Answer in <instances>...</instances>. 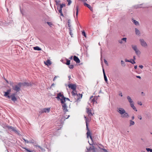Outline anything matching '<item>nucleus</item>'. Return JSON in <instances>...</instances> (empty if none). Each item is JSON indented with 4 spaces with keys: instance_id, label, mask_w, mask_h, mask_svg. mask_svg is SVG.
Masks as SVG:
<instances>
[{
    "instance_id": "47",
    "label": "nucleus",
    "mask_w": 152,
    "mask_h": 152,
    "mask_svg": "<svg viewBox=\"0 0 152 152\" xmlns=\"http://www.w3.org/2000/svg\"><path fill=\"white\" fill-rule=\"evenodd\" d=\"M138 118L140 120L142 119V116L141 115H138Z\"/></svg>"
},
{
    "instance_id": "10",
    "label": "nucleus",
    "mask_w": 152,
    "mask_h": 152,
    "mask_svg": "<svg viewBox=\"0 0 152 152\" xmlns=\"http://www.w3.org/2000/svg\"><path fill=\"white\" fill-rule=\"evenodd\" d=\"M73 59L77 63H80V61L79 58L76 56H74L73 57Z\"/></svg>"
},
{
    "instance_id": "41",
    "label": "nucleus",
    "mask_w": 152,
    "mask_h": 152,
    "mask_svg": "<svg viewBox=\"0 0 152 152\" xmlns=\"http://www.w3.org/2000/svg\"><path fill=\"white\" fill-rule=\"evenodd\" d=\"M67 1L68 2V5H69L71 3V1L70 0H67Z\"/></svg>"
},
{
    "instance_id": "20",
    "label": "nucleus",
    "mask_w": 152,
    "mask_h": 152,
    "mask_svg": "<svg viewBox=\"0 0 152 152\" xmlns=\"http://www.w3.org/2000/svg\"><path fill=\"white\" fill-rule=\"evenodd\" d=\"M34 49L35 50H37L39 51L41 50V49L38 46L34 47Z\"/></svg>"
},
{
    "instance_id": "37",
    "label": "nucleus",
    "mask_w": 152,
    "mask_h": 152,
    "mask_svg": "<svg viewBox=\"0 0 152 152\" xmlns=\"http://www.w3.org/2000/svg\"><path fill=\"white\" fill-rule=\"evenodd\" d=\"M12 130L13 131L15 132L16 133H17V130L13 127L12 128Z\"/></svg>"
},
{
    "instance_id": "19",
    "label": "nucleus",
    "mask_w": 152,
    "mask_h": 152,
    "mask_svg": "<svg viewBox=\"0 0 152 152\" xmlns=\"http://www.w3.org/2000/svg\"><path fill=\"white\" fill-rule=\"evenodd\" d=\"M135 32L136 34L137 35H139L140 34V31L136 28H135Z\"/></svg>"
},
{
    "instance_id": "43",
    "label": "nucleus",
    "mask_w": 152,
    "mask_h": 152,
    "mask_svg": "<svg viewBox=\"0 0 152 152\" xmlns=\"http://www.w3.org/2000/svg\"><path fill=\"white\" fill-rule=\"evenodd\" d=\"M118 94L121 97L123 96V95H122V93L121 91H119V92Z\"/></svg>"
},
{
    "instance_id": "51",
    "label": "nucleus",
    "mask_w": 152,
    "mask_h": 152,
    "mask_svg": "<svg viewBox=\"0 0 152 152\" xmlns=\"http://www.w3.org/2000/svg\"><path fill=\"white\" fill-rule=\"evenodd\" d=\"M64 98L65 99V102L66 101V100H68V101H69V99L68 98H65L64 97Z\"/></svg>"
},
{
    "instance_id": "28",
    "label": "nucleus",
    "mask_w": 152,
    "mask_h": 152,
    "mask_svg": "<svg viewBox=\"0 0 152 152\" xmlns=\"http://www.w3.org/2000/svg\"><path fill=\"white\" fill-rule=\"evenodd\" d=\"M9 93H8V92H7V91L5 92H4V96H7V97H8V96H10L9 95Z\"/></svg>"
},
{
    "instance_id": "29",
    "label": "nucleus",
    "mask_w": 152,
    "mask_h": 152,
    "mask_svg": "<svg viewBox=\"0 0 152 152\" xmlns=\"http://www.w3.org/2000/svg\"><path fill=\"white\" fill-rule=\"evenodd\" d=\"M66 64L67 65H69V64H70V60H69L68 59H66Z\"/></svg>"
},
{
    "instance_id": "21",
    "label": "nucleus",
    "mask_w": 152,
    "mask_h": 152,
    "mask_svg": "<svg viewBox=\"0 0 152 152\" xmlns=\"http://www.w3.org/2000/svg\"><path fill=\"white\" fill-rule=\"evenodd\" d=\"M78 9H79V7L78 5L77 6H76V16L77 18V15L78 14Z\"/></svg>"
},
{
    "instance_id": "30",
    "label": "nucleus",
    "mask_w": 152,
    "mask_h": 152,
    "mask_svg": "<svg viewBox=\"0 0 152 152\" xmlns=\"http://www.w3.org/2000/svg\"><path fill=\"white\" fill-rule=\"evenodd\" d=\"M67 23H68V27H69V28H71L70 27L71 26V23H70V20H68Z\"/></svg>"
},
{
    "instance_id": "13",
    "label": "nucleus",
    "mask_w": 152,
    "mask_h": 152,
    "mask_svg": "<svg viewBox=\"0 0 152 152\" xmlns=\"http://www.w3.org/2000/svg\"><path fill=\"white\" fill-rule=\"evenodd\" d=\"M45 64L47 66H49L51 64V62L50 60L48 59L46 62H44Z\"/></svg>"
},
{
    "instance_id": "38",
    "label": "nucleus",
    "mask_w": 152,
    "mask_h": 152,
    "mask_svg": "<svg viewBox=\"0 0 152 152\" xmlns=\"http://www.w3.org/2000/svg\"><path fill=\"white\" fill-rule=\"evenodd\" d=\"M82 34L85 37H86V34L85 32L84 31L82 32Z\"/></svg>"
},
{
    "instance_id": "36",
    "label": "nucleus",
    "mask_w": 152,
    "mask_h": 152,
    "mask_svg": "<svg viewBox=\"0 0 152 152\" xmlns=\"http://www.w3.org/2000/svg\"><path fill=\"white\" fill-rule=\"evenodd\" d=\"M121 65L122 66H125V62L122 60H121Z\"/></svg>"
},
{
    "instance_id": "4",
    "label": "nucleus",
    "mask_w": 152,
    "mask_h": 152,
    "mask_svg": "<svg viewBox=\"0 0 152 152\" xmlns=\"http://www.w3.org/2000/svg\"><path fill=\"white\" fill-rule=\"evenodd\" d=\"M69 88H71L72 90H76L77 86L76 84H69L68 85Z\"/></svg>"
},
{
    "instance_id": "55",
    "label": "nucleus",
    "mask_w": 152,
    "mask_h": 152,
    "mask_svg": "<svg viewBox=\"0 0 152 152\" xmlns=\"http://www.w3.org/2000/svg\"><path fill=\"white\" fill-rule=\"evenodd\" d=\"M69 115H68L67 116V117H64V118H65V119H67L68 118H69Z\"/></svg>"
},
{
    "instance_id": "46",
    "label": "nucleus",
    "mask_w": 152,
    "mask_h": 152,
    "mask_svg": "<svg viewBox=\"0 0 152 152\" xmlns=\"http://www.w3.org/2000/svg\"><path fill=\"white\" fill-rule=\"evenodd\" d=\"M23 139L25 141V142L26 143H29V141L28 140H26L24 138H23Z\"/></svg>"
},
{
    "instance_id": "14",
    "label": "nucleus",
    "mask_w": 152,
    "mask_h": 152,
    "mask_svg": "<svg viewBox=\"0 0 152 152\" xmlns=\"http://www.w3.org/2000/svg\"><path fill=\"white\" fill-rule=\"evenodd\" d=\"M127 99H128L129 102L130 104L133 103L132 99L131 98V97L130 96H127Z\"/></svg>"
},
{
    "instance_id": "50",
    "label": "nucleus",
    "mask_w": 152,
    "mask_h": 152,
    "mask_svg": "<svg viewBox=\"0 0 152 152\" xmlns=\"http://www.w3.org/2000/svg\"><path fill=\"white\" fill-rule=\"evenodd\" d=\"M102 150L104 152H108L106 149H103Z\"/></svg>"
},
{
    "instance_id": "58",
    "label": "nucleus",
    "mask_w": 152,
    "mask_h": 152,
    "mask_svg": "<svg viewBox=\"0 0 152 152\" xmlns=\"http://www.w3.org/2000/svg\"><path fill=\"white\" fill-rule=\"evenodd\" d=\"M136 77H137V78H139V79H140L141 78V77L140 76H137Z\"/></svg>"
},
{
    "instance_id": "31",
    "label": "nucleus",
    "mask_w": 152,
    "mask_h": 152,
    "mask_svg": "<svg viewBox=\"0 0 152 152\" xmlns=\"http://www.w3.org/2000/svg\"><path fill=\"white\" fill-rule=\"evenodd\" d=\"M104 80L105 81L106 83H107V78L106 76L105 73H104Z\"/></svg>"
},
{
    "instance_id": "35",
    "label": "nucleus",
    "mask_w": 152,
    "mask_h": 152,
    "mask_svg": "<svg viewBox=\"0 0 152 152\" xmlns=\"http://www.w3.org/2000/svg\"><path fill=\"white\" fill-rule=\"evenodd\" d=\"M47 23L48 25L50 27H51V26L53 25V24L50 22H47Z\"/></svg>"
},
{
    "instance_id": "54",
    "label": "nucleus",
    "mask_w": 152,
    "mask_h": 152,
    "mask_svg": "<svg viewBox=\"0 0 152 152\" xmlns=\"http://www.w3.org/2000/svg\"><path fill=\"white\" fill-rule=\"evenodd\" d=\"M139 67L141 68V69H142L143 67V66L142 65H141L139 66Z\"/></svg>"
},
{
    "instance_id": "45",
    "label": "nucleus",
    "mask_w": 152,
    "mask_h": 152,
    "mask_svg": "<svg viewBox=\"0 0 152 152\" xmlns=\"http://www.w3.org/2000/svg\"><path fill=\"white\" fill-rule=\"evenodd\" d=\"M104 63L106 64H107V65H108V63H107V61L106 60V59H104Z\"/></svg>"
},
{
    "instance_id": "27",
    "label": "nucleus",
    "mask_w": 152,
    "mask_h": 152,
    "mask_svg": "<svg viewBox=\"0 0 152 152\" xmlns=\"http://www.w3.org/2000/svg\"><path fill=\"white\" fill-rule=\"evenodd\" d=\"M132 47L133 49L135 51V50H136L137 49V46L136 45H132Z\"/></svg>"
},
{
    "instance_id": "17",
    "label": "nucleus",
    "mask_w": 152,
    "mask_h": 152,
    "mask_svg": "<svg viewBox=\"0 0 152 152\" xmlns=\"http://www.w3.org/2000/svg\"><path fill=\"white\" fill-rule=\"evenodd\" d=\"M131 107L134 110L137 111V110L136 109V107L134 106L133 103L130 104Z\"/></svg>"
},
{
    "instance_id": "34",
    "label": "nucleus",
    "mask_w": 152,
    "mask_h": 152,
    "mask_svg": "<svg viewBox=\"0 0 152 152\" xmlns=\"http://www.w3.org/2000/svg\"><path fill=\"white\" fill-rule=\"evenodd\" d=\"M60 8L61 9H62V8L65 6V4H60Z\"/></svg>"
},
{
    "instance_id": "18",
    "label": "nucleus",
    "mask_w": 152,
    "mask_h": 152,
    "mask_svg": "<svg viewBox=\"0 0 152 152\" xmlns=\"http://www.w3.org/2000/svg\"><path fill=\"white\" fill-rule=\"evenodd\" d=\"M76 96L77 97V100H78L79 99H80L82 98V94H77V95H76Z\"/></svg>"
},
{
    "instance_id": "59",
    "label": "nucleus",
    "mask_w": 152,
    "mask_h": 152,
    "mask_svg": "<svg viewBox=\"0 0 152 152\" xmlns=\"http://www.w3.org/2000/svg\"><path fill=\"white\" fill-rule=\"evenodd\" d=\"M73 56H71L69 58L70 59H72V58H73Z\"/></svg>"
},
{
    "instance_id": "49",
    "label": "nucleus",
    "mask_w": 152,
    "mask_h": 152,
    "mask_svg": "<svg viewBox=\"0 0 152 152\" xmlns=\"http://www.w3.org/2000/svg\"><path fill=\"white\" fill-rule=\"evenodd\" d=\"M7 91L10 94L11 91V89H10L7 90Z\"/></svg>"
},
{
    "instance_id": "6",
    "label": "nucleus",
    "mask_w": 152,
    "mask_h": 152,
    "mask_svg": "<svg viewBox=\"0 0 152 152\" xmlns=\"http://www.w3.org/2000/svg\"><path fill=\"white\" fill-rule=\"evenodd\" d=\"M8 98L9 99L11 98L12 100L14 102L17 101V99L15 97V94H13L10 95V96H8Z\"/></svg>"
},
{
    "instance_id": "63",
    "label": "nucleus",
    "mask_w": 152,
    "mask_h": 152,
    "mask_svg": "<svg viewBox=\"0 0 152 152\" xmlns=\"http://www.w3.org/2000/svg\"><path fill=\"white\" fill-rule=\"evenodd\" d=\"M27 83H23V85H27Z\"/></svg>"
},
{
    "instance_id": "40",
    "label": "nucleus",
    "mask_w": 152,
    "mask_h": 152,
    "mask_svg": "<svg viewBox=\"0 0 152 152\" xmlns=\"http://www.w3.org/2000/svg\"><path fill=\"white\" fill-rule=\"evenodd\" d=\"M146 150L148 151H150L151 152H152V149H151L149 148H146Z\"/></svg>"
},
{
    "instance_id": "15",
    "label": "nucleus",
    "mask_w": 152,
    "mask_h": 152,
    "mask_svg": "<svg viewBox=\"0 0 152 152\" xmlns=\"http://www.w3.org/2000/svg\"><path fill=\"white\" fill-rule=\"evenodd\" d=\"M71 93L72 94V95L74 97L76 96V95H77V93L76 90H72L71 92Z\"/></svg>"
},
{
    "instance_id": "53",
    "label": "nucleus",
    "mask_w": 152,
    "mask_h": 152,
    "mask_svg": "<svg viewBox=\"0 0 152 152\" xmlns=\"http://www.w3.org/2000/svg\"><path fill=\"white\" fill-rule=\"evenodd\" d=\"M57 77H57V76H55L54 77V78H53V81H54L56 79Z\"/></svg>"
},
{
    "instance_id": "42",
    "label": "nucleus",
    "mask_w": 152,
    "mask_h": 152,
    "mask_svg": "<svg viewBox=\"0 0 152 152\" xmlns=\"http://www.w3.org/2000/svg\"><path fill=\"white\" fill-rule=\"evenodd\" d=\"M125 62H132L131 60H127V59H125Z\"/></svg>"
},
{
    "instance_id": "8",
    "label": "nucleus",
    "mask_w": 152,
    "mask_h": 152,
    "mask_svg": "<svg viewBox=\"0 0 152 152\" xmlns=\"http://www.w3.org/2000/svg\"><path fill=\"white\" fill-rule=\"evenodd\" d=\"M83 4L86 7L88 8L92 12L93 11V8L89 4H87L85 2H84Z\"/></svg>"
},
{
    "instance_id": "11",
    "label": "nucleus",
    "mask_w": 152,
    "mask_h": 152,
    "mask_svg": "<svg viewBox=\"0 0 152 152\" xmlns=\"http://www.w3.org/2000/svg\"><path fill=\"white\" fill-rule=\"evenodd\" d=\"M121 117L123 118H128L129 117V116L128 114L125 112V113L123 114V115H122Z\"/></svg>"
},
{
    "instance_id": "52",
    "label": "nucleus",
    "mask_w": 152,
    "mask_h": 152,
    "mask_svg": "<svg viewBox=\"0 0 152 152\" xmlns=\"http://www.w3.org/2000/svg\"><path fill=\"white\" fill-rule=\"evenodd\" d=\"M13 127H12V126H10L8 127V128L9 129H11Z\"/></svg>"
},
{
    "instance_id": "22",
    "label": "nucleus",
    "mask_w": 152,
    "mask_h": 152,
    "mask_svg": "<svg viewBox=\"0 0 152 152\" xmlns=\"http://www.w3.org/2000/svg\"><path fill=\"white\" fill-rule=\"evenodd\" d=\"M135 51L136 54L137 55H139L140 54V51L138 49H137L136 50H135Z\"/></svg>"
},
{
    "instance_id": "32",
    "label": "nucleus",
    "mask_w": 152,
    "mask_h": 152,
    "mask_svg": "<svg viewBox=\"0 0 152 152\" xmlns=\"http://www.w3.org/2000/svg\"><path fill=\"white\" fill-rule=\"evenodd\" d=\"M62 9L60 8V9L58 11L60 13V15L61 16H63V14L62 12Z\"/></svg>"
},
{
    "instance_id": "44",
    "label": "nucleus",
    "mask_w": 152,
    "mask_h": 152,
    "mask_svg": "<svg viewBox=\"0 0 152 152\" xmlns=\"http://www.w3.org/2000/svg\"><path fill=\"white\" fill-rule=\"evenodd\" d=\"M29 143H34V140H30L29 141Z\"/></svg>"
},
{
    "instance_id": "56",
    "label": "nucleus",
    "mask_w": 152,
    "mask_h": 152,
    "mask_svg": "<svg viewBox=\"0 0 152 152\" xmlns=\"http://www.w3.org/2000/svg\"><path fill=\"white\" fill-rule=\"evenodd\" d=\"M92 102H93V103H94L95 102V99H92Z\"/></svg>"
},
{
    "instance_id": "5",
    "label": "nucleus",
    "mask_w": 152,
    "mask_h": 152,
    "mask_svg": "<svg viewBox=\"0 0 152 152\" xmlns=\"http://www.w3.org/2000/svg\"><path fill=\"white\" fill-rule=\"evenodd\" d=\"M50 110V108H45L42 109L39 112V113H49Z\"/></svg>"
},
{
    "instance_id": "60",
    "label": "nucleus",
    "mask_w": 152,
    "mask_h": 152,
    "mask_svg": "<svg viewBox=\"0 0 152 152\" xmlns=\"http://www.w3.org/2000/svg\"><path fill=\"white\" fill-rule=\"evenodd\" d=\"M137 68V66L135 65L134 66V68L135 69H136Z\"/></svg>"
},
{
    "instance_id": "1",
    "label": "nucleus",
    "mask_w": 152,
    "mask_h": 152,
    "mask_svg": "<svg viewBox=\"0 0 152 152\" xmlns=\"http://www.w3.org/2000/svg\"><path fill=\"white\" fill-rule=\"evenodd\" d=\"M56 98L58 100H61V103L62 104V109L63 110L64 112L65 113L68 112L67 107L65 103V99L64 98V96L63 94L61 92L57 94V96Z\"/></svg>"
},
{
    "instance_id": "9",
    "label": "nucleus",
    "mask_w": 152,
    "mask_h": 152,
    "mask_svg": "<svg viewBox=\"0 0 152 152\" xmlns=\"http://www.w3.org/2000/svg\"><path fill=\"white\" fill-rule=\"evenodd\" d=\"M118 111L121 115H123L125 112V110L122 108H119L118 109Z\"/></svg>"
},
{
    "instance_id": "24",
    "label": "nucleus",
    "mask_w": 152,
    "mask_h": 152,
    "mask_svg": "<svg viewBox=\"0 0 152 152\" xmlns=\"http://www.w3.org/2000/svg\"><path fill=\"white\" fill-rule=\"evenodd\" d=\"M22 148L23 149H25L26 151V152H33L32 151L29 150L26 148L22 147Z\"/></svg>"
},
{
    "instance_id": "2",
    "label": "nucleus",
    "mask_w": 152,
    "mask_h": 152,
    "mask_svg": "<svg viewBox=\"0 0 152 152\" xmlns=\"http://www.w3.org/2000/svg\"><path fill=\"white\" fill-rule=\"evenodd\" d=\"M23 83L20 82L17 84H14L12 83H10V85L12 87L13 89L16 92H18L20 90L21 86Z\"/></svg>"
},
{
    "instance_id": "64",
    "label": "nucleus",
    "mask_w": 152,
    "mask_h": 152,
    "mask_svg": "<svg viewBox=\"0 0 152 152\" xmlns=\"http://www.w3.org/2000/svg\"><path fill=\"white\" fill-rule=\"evenodd\" d=\"M133 58H134V59L133 60H134H134L135 59V56H134Z\"/></svg>"
},
{
    "instance_id": "3",
    "label": "nucleus",
    "mask_w": 152,
    "mask_h": 152,
    "mask_svg": "<svg viewBox=\"0 0 152 152\" xmlns=\"http://www.w3.org/2000/svg\"><path fill=\"white\" fill-rule=\"evenodd\" d=\"M86 130H87V132L86 133V134L87 135V137L88 138V137H90L91 140H92V137L91 135V133L90 132L89 129L88 128V123L87 122V119H86Z\"/></svg>"
},
{
    "instance_id": "7",
    "label": "nucleus",
    "mask_w": 152,
    "mask_h": 152,
    "mask_svg": "<svg viewBox=\"0 0 152 152\" xmlns=\"http://www.w3.org/2000/svg\"><path fill=\"white\" fill-rule=\"evenodd\" d=\"M140 43L142 46L145 47L147 45L146 42L144 41L143 39H140Z\"/></svg>"
},
{
    "instance_id": "25",
    "label": "nucleus",
    "mask_w": 152,
    "mask_h": 152,
    "mask_svg": "<svg viewBox=\"0 0 152 152\" xmlns=\"http://www.w3.org/2000/svg\"><path fill=\"white\" fill-rule=\"evenodd\" d=\"M134 124V122L131 120H130V124L129 126H131L132 125H133Z\"/></svg>"
},
{
    "instance_id": "26",
    "label": "nucleus",
    "mask_w": 152,
    "mask_h": 152,
    "mask_svg": "<svg viewBox=\"0 0 152 152\" xmlns=\"http://www.w3.org/2000/svg\"><path fill=\"white\" fill-rule=\"evenodd\" d=\"M55 2H56V5H60V1L59 0H55Z\"/></svg>"
},
{
    "instance_id": "39",
    "label": "nucleus",
    "mask_w": 152,
    "mask_h": 152,
    "mask_svg": "<svg viewBox=\"0 0 152 152\" xmlns=\"http://www.w3.org/2000/svg\"><path fill=\"white\" fill-rule=\"evenodd\" d=\"M69 67L70 69H72L74 68V66L72 64L69 65Z\"/></svg>"
},
{
    "instance_id": "23",
    "label": "nucleus",
    "mask_w": 152,
    "mask_h": 152,
    "mask_svg": "<svg viewBox=\"0 0 152 152\" xmlns=\"http://www.w3.org/2000/svg\"><path fill=\"white\" fill-rule=\"evenodd\" d=\"M132 22L136 25H138L139 24V23L137 21L135 20H132Z\"/></svg>"
},
{
    "instance_id": "16",
    "label": "nucleus",
    "mask_w": 152,
    "mask_h": 152,
    "mask_svg": "<svg viewBox=\"0 0 152 152\" xmlns=\"http://www.w3.org/2000/svg\"><path fill=\"white\" fill-rule=\"evenodd\" d=\"M87 113L88 114V115L90 116L92 115V114L91 113V110L89 109L88 108L87 109Z\"/></svg>"
},
{
    "instance_id": "62",
    "label": "nucleus",
    "mask_w": 152,
    "mask_h": 152,
    "mask_svg": "<svg viewBox=\"0 0 152 152\" xmlns=\"http://www.w3.org/2000/svg\"><path fill=\"white\" fill-rule=\"evenodd\" d=\"M102 70H103V74L104 75V73H105L104 72V69L103 68Z\"/></svg>"
},
{
    "instance_id": "48",
    "label": "nucleus",
    "mask_w": 152,
    "mask_h": 152,
    "mask_svg": "<svg viewBox=\"0 0 152 152\" xmlns=\"http://www.w3.org/2000/svg\"><path fill=\"white\" fill-rule=\"evenodd\" d=\"M131 62H132L130 63L133 64H134L135 63V62L134 60H132V61L131 60Z\"/></svg>"
},
{
    "instance_id": "57",
    "label": "nucleus",
    "mask_w": 152,
    "mask_h": 152,
    "mask_svg": "<svg viewBox=\"0 0 152 152\" xmlns=\"http://www.w3.org/2000/svg\"><path fill=\"white\" fill-rule=\"evenodd\" d=\"M138 104L140 105H142V104L141 102H139Z\"/></svg>"
},
{
    "instance_id": "33",
    "label": "nucleus",
    "mask_w": 152,
    "mask_h": 152,
    "mask_svg": "<svg viewBox=\"0 0 152 152\" xmlns=\"http://www.w3.org/2000/svg\"><path fill=\"white\" fill-rule=\"evenodd\" d=\"M69 34H70L71 35V36L72 37V36L73 35V34L72 33V30L71 28H69Z\"/></svg>"
},
{
    "instance_id": "12",
    "label": "nucleus",
    "mask_w": 152,
    "mask_h": 152,
    "mask_svg": "<svg viewBox=\"0 0 152 152\" xmlns=\"http://www.w3.org/2000/svg\"><path fill=\"white\" fill-rule=\"evenodd\" d=\"M126 38H124L121 39L119 40H118V42L120 44H122L123 43V41L124 42H126Z\"/></svg>"
},
{
    "instance_id": "61",
    "label": "nucleus",
    "mask_w": 152,
    "mask_h": 152,
    "mask_svg": "<svg viewBox=\"0 0 152 152\" xmlns=\"http://www.w3.org/2000/svg\"><path fill=\"white\" fill-rule=\"evenodd\" d=\"M134 116H132V120H134Z\"/></svg>"
}]
</instances>
